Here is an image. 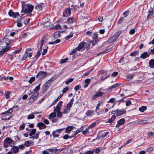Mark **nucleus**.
Listing matches in <instances>:
<instances>
[{
	"label": "nucleus",
	"mask_w": 154,
	"mask_h": 154,
	"mask_svg": "<svg viewBox=\"0 0 154 154\" xmlns=\"http://www.w3.org/2000/svg\"><path fill=\"white\" fill-rule=\"evenodd\" d=\"M14 40H10L6 38H4L0 41V48H2L0 51V56L4 55L5 52L11 49V44Z\"/></svg>",
	"instance_id": "obj_1"
},
{
	"label": "nucleus",
	"mask_w": 154,
	"mask_h": 154,
	"mask_svg": "<svg viewBox=\"0 0 154 154\" xmlns=\"http://www.w3.org/2000/svg\"><path fill=\"white\" fill-rule=\"evenodd\" d=\"M14 141L10 138L7 137L4 140V146L6 148L10 146L11 147H12L14 145Z\"/></svg>",
	"instance_id": "obj_2"
},
{
	"label": "nucleus",
	"mask_w": 154,
	"mask_h": 154,
	"mask_svg": "<svg viewBox=\"0 0 154 154\" xmlns=\"http://www.w3.org/2000/svg\"><path fill=\"white\" fill-rule=\"evenodd\" d=\"M33 6L31 5L27 4L23 7V9H24V11L25 13L27 14L30 13L33 9Z\"/></svg>",
	"instance_id": "obj_3"
},
{
	"label": "nucleus",
	"mask_w": 154,
	"mask_h": 154,
	"mask_svg": "<svg viewBox=\"0 0 154 154\" xmlns=\"http://www.w3.org/2000/svg\"><path fill=\"white\" fill-rule=\"evenodd\" d=\"M38 94L39 93L38 92H35L33 94L31 95L30 98L29 99V102L31 103L33 102L37 99Z\"/></svg>",
	"instance_id": "obj_4"
},
{
	"label": "nucleus",
	"mask_w": 154,
	"mask_h": 154,
	"mask_svg": "<svg viewBox=\"0 0 154 154\" xmlns=\"http://www.w3.org/2000/svg\"><path fill=\"white\" fill-rule=\"evenodd\" d=\"M62 101L59 102L55 108L54 109V111L55 112L57 113V112H60L62 107Z\"/></svg>",
	"instance_id": "obj_5"
},
{
	"label": "nucleus",
	"mask_w": 154,
	"mask_h": 154,
	"mask_svg": "<svg viewBox=\"0 0 154 154\" xmlns=\"http://www.w3.org/2000/svg\"><path fill=\"white\" fill-rule=\"evenodd\" d=\"M21 19L22 17L20 16L19 13L17 12H16V14L14 17V21L16 22H18Z\"/></svg>",
	"instance_id": "obj_6"
},
{
	"label": "nucleus",
	"mask_w": 154,
	"mask_h": 154,
	"mask_svg": "<svg viewBox=\"0 0 154 154\" xmlns=\"http://www.w3.org/2000/svg\"><path fill=\"white\" fill-rule=\"evenodd\" d=\"M98 37V35L97 33L95 32L94 33L93 35L92 36V38L94 40L92 41V43L93 45H95L97 42V39Z\"/></svg>",
	"instance_id": "obj_7"
},
{
	"label": "nucleus",
	"mask_w": 154,
	"mask_h": 154,
	"mask_svg": "<svg viewBox=\"0 0 154 154\" xmlns=\"http://www.w3.org/2000/svg\"><path fill=\"white\" fill-rule=\"evenodd\" d=\"M116 115L117 116H119L124 114L126 112V111L124 109L121 110L117 109L116 110Z\"/></svg>",
	"instance_id": "obj_8"
},
{
	"label": "nucleus",
	"mask_w": 154,
	"mask_h": 154,
	"mask_svg": "<svg viewBox=\"0 0 154 154\" xmlns=\"http://www.w3.org/2000/svg\"><path fill=\"white\" fill-rule=\"evenodd\" d=\"M74 99L73 98L71 99L70 101L67 103L66 106H65V108H67V109H70L72 106V105L73 104V102Z\"/></svg>",
	"instance_id": "obj_9"
},
{
	"label": "nucleus",
	"mask_w": 154,
	"mask_h": 154,
	"mask_svg": "<svg viewBox=\"0 0 154 154\" xmlns=\"http://www.w3.org/2000/svg\"><path fill=\"white\" fill-rule=\"evenodd\" d=\"M37 126L39 128L40 130H42L46 128V125L43 122H40L38 123L37 125Z\"/></svg>",
	"instance_id": "obj_10"
},
{
	"label": "nucleus",
	"mask_w": 154,
	"mask_h": 154,
	"mask_svg": "<svg viewBox=\"0 0 154 154\" xmlns=\"http://www.w3.org/2000/svg\"><path fill=\"white\" fill-rule=\"evenodd\" d=\"M71 10L70 8H66L65 12H63V15L64 17H68L70 15Z\"/></svg>",
	"instance_id": "obj_11"
},
{
	"label": "nucleus",
	"mask_w": 154,
	"mask_h": 154,
	"mask_svg": "<svg viewBox=\"0 0 154 154\" xmlns=\"http://www.w3.org/2000/svg\"><path fill=\"white\" fill-rule=\"evenodd\" d=\"M104 94V93H103L101 91H100L94 95L93 96L92 98V99L94 100L97 98L101 96L103 94Z\"/></svg>",
	"instance_id": "obj_12"
},
{
	"label": "nucleus",
	"mask_w": 154,
	"mask_h": 154,
	"mask_svg": "<svg viewBox=\"0 0 154 154\" xmlns=\"http://www.w3.org/2000/svg\"><path fill=\"white\" fill-rule=\"evenodd\" d=\"M125 122V119H122L119 120L117 122V124L116 125V128L119 127L120 125L123 124Z\"/></svg>",
	"instance_id": "obj_13"
},
{
	"label": "nucleus",
	"mask_w": 154,
	"mask_h": 154,
	"mask_svg": "<svg viewBox=\"0 0 154 154\" xmlns=\"http://www.w3.org/2000/svg\"><path fill=\"white\" fill-rule=\"evenodd\" d=\"M11 149V151L14 153H17L19 151V147L17 146H14Z\"/></svg>",
	"instance_id": "obj_14"
},
{
	"label": "nucleus",
	"mask_w": 154,
	"mask_h": 154,
	"mask_svg": "<svg viewBox=\"0 0 154 154\" xmlns=\"http://www.w3.org/2000/svg\"><path fill=\"white\" fill-rule=\"evenodd\" d=\"M11 114L5 115L2 116V119L3 120H8L11 118Z\"/></svg>",
	"instance_id": "obj_15"
},
{
	"label": "nucleus",
	"mask_w": 154,
	"mask_h": 154,
	"mask_svg": "<svg viewBox=\"0 0 154 154\" xmlns=\"http://www.w3.org/2000/svg\"><path fill=\"white\" fill-rule=\"evenodd\" d=\"M150 55V54L147 52H145L142 54L140 55V57L143 59H145L149 57Z\"/></svg>",
	"instance_id": "obj_16"
},
{
	"label": "nucleus",
	"mask_w": 154,
	"mask_h": 154,
	"mask_svg": "<svg viewBox=\"0 0 154 154\" xmlns=\"http://www.w3.org/2000/svg\"><path fill=\"white\" fill-rule=\"evenodd\" d=\"M29 51H31L30 49H27L26 50V51L22 57V60H25L26 58L28 56V52Z\"/></svg>",
	"instance_id": "obj_17"
},
{
	"label": "nucleus",
	"mask_w": 154,
	"mask_h": 154,
	"mask_svg": "<svg viewBox=\"0 0 154 154\" xmlns=\"http://www.w3.org/2000/svg\"><path fill=\"white\" fill-rule=\"evenodd\" d=\"M48 150L50 151V152H54L55 154H57L60 152L59 149H48Z\"/></svg>",
	"instance_id": "obj_18"
},
{
	"label": "nucleus",
	"mask_w": 154,
	"mask_h": 154,
	"mask_svg": "<svg viewBox=\"0 0 154 154\" xmlns=\"http://www.w3.org/2000/svg\"><path fill=\"white\" fill-rule=\"evenodd\" d=\"M94 112V110H88L86 112L85 114L87 116H92Z\"/></svg>",
	"instance_id": "obj_19"
},
{
	"label": "nucleus",
	"mask_w": 154,
	"mask_h": 154,
	"mask_svg": "<svg viewBox=\"0 0 154 154\" xmlns=\"http://www.w3.org/2000/svg\"><path fill=\"white\" fill-rule=\"evenodd\" d=\"M41 72H42L40 76V78L41 79H44L48 75V73L45 72L41 71Z\"/></svg>",
	"instance_id": "obj_20"
},
{
	"label": "nucleus",
	"mask_w": 154,
	"mask_h": 154,
	"mask_svg": "<svg viewBox=\"0 0 154 154\" xmlns=\"http://www.w3.org/2000/svg\"><path fill=\"white\" fill-rule=\"evenodd\" d=\"M153 12L152 9L149 10L148 12V14L147 16V19H149L151 17H153Z\"/></svg>",
	"instance_id": "obj_21"
},
{
	"label": "nucleus",
	"mask_w": 154,
	"mask_h": 154,
	"mask_svg": "<svg viewBox=\"0 0 154 154\" xmlns=\"http://www.w3.org/2000/svg\"><path fill=\"white\" fill-rule=\"evenodd\" d=\"M82 130L83 129L82 128H79L77 130L75 133L72 136H71V137H70V138H72V137H75L79 133L81 132H82Z\"/></svg>",
	"instance_id": "obj_22"
},
{
	"label": "nucleus",
	"mask_w": 154,
	"mask_h": 154,
	"mask_svg": "<svg viewBox=\"0 0 154 154\" xmlns=\"http://www.w3.org/2000/svg\"><path fill=\"white\" fill-rule=\"evenodd\" d=\"M116 116L115 115H113L109 119L108 121L107 122H109L110 123H113L115 121L116 119Z\"/></svg>",
	"instance_id": "obj_23"
},
{
	"label": "nucleus",
	"mask_w": 154,
	"mask_h": 154,
	"mask_svg": "<svg viewBox=\"0 0 154 154\" xmlns=\"http://www.w3.org/2000/svg\"><path fill=\"white\" fill-rule=\"evenodd\" d=\"M1 79L2 80H9L11 81H12L13 80V78L12 77L9 76H4Z\"/></svg>",
	"instance_id": "obj_24"
},
{
	"label": "nucleus",
	"mask_w": 154,
	"mask_h": 154,
	"mask_svg": "<svg viewBox=\"0 0 154 154\" xmlns=\"http://www.w3.org/2000/svg\"><path fill=\"white\" fill-rule=\"evenodd\" d=\"M41 42V46L40 48L38 50H40L41 52H42V46L43 43L44 42H46V39L45 38V37H43L42 38V39Z\"/></svg>",
	"instance_id": "obj_25"
},
{
	"label": "nucleus",
	"mask_w": 154,
	"mask_h": 154,
	"mask_svg": "<svg viewBox=\"0 0 154 154\" xmlns=\"http://www.w3.org/2000/svg\"><path fill=\"white\" fill-rule=\"evenodd\" d=\"M149 66L151 68H154V59L150 60L149 62Z\"/></svg>",
	"instance_id": "obj_26"
},
{
	"label": "nucleus",
	"mask_w": 154,
	"mask_h": 154,
	"mask_svg": "<svg viewBox=\"0 0 154 154\" xmlns=\"http://www.w3.org/2000/svg\"><path fill=\"white\" fill-rule=\"evenodd\" d=\"M74 21L75 19L73 17H70L68 19L67 22L68 23L71 24Z\"/></svg>",
	"instance_id": "obj_27"
},
{
	"label": "nucleus",
	"mask_w": 154,
	"mask_h": 154,
	"mask_svg": "<svg viewBox=\"0 0 154 154\" xmlns=\"http://www.w3.org/2000/svg\"><path fill=\"white\" fill-rule=\"evenodd\" d=\"M64 154H72V151L69 148H67L65 151H63Z\"/></svg>",
	"instance_id": "obj_28"
},
{
	"label": "nucleus",
	"mask_w": 154,
	"mask_h": 154,
	"mask_svg": "<svg viewBox=\"0 0 154 154\" xmlns=\"http://www.w3.org/2000/svg\"><path fill=\"white\" fill-rule=\"evenodd\" d=\"M8 15L11 17H14L16 14V12H14L12 10H10L8 13Z\"/></svg>",
	"instance_id": "obj_29"
},
{
	"label": "nucleus",
	"mask_w": 154,
	"mask_h": 154,
	"mask_svg": "<svg viewBox=\"0 0 154 154\" xmlns=\"http://www.w3.org/2000/svg\"><path fill=\"white\" fill-rule=\"evenodd\" d=\"M73 127L72 126H69L67 127L66 129V133H69L73 129Z\"/></svg>",
	"instance_id": "obj_30"
},
{
	"label": "nucleus",
	"mask_w": 154,
	"mask_h": 154,
	"mask_svg": "<svg viewBox=\"0 0 154 154\" xmlns=\"http://www.w3.org/2000/svg\"><path fill=\"white\" fill-rule=\"evenodd\" d=\"M35 9L37 10L38 12L42 11V6L40 5H37L35 7Z\"/></svg>",
	"instance_id": "obj_31"
},
{
	"label": "nucleus",
	"mask_w": 154,
	"mask_h": 154,
	"mask_svg": "<svg viewBox=\"0 0 154 154\" xmlns=\"http://www.w3.org/2000/svg\"><path fill=\"white\" fill-rule=\"evenodd\" d=\"M108 134V132H105L102 133L101 135L99 137V139H102L105 137L106 136L107 134Z\"/></svg>",
	"instance_id": "obj_32"
},
{
	"label": "nucleus",
	"mask_w": 154,
	"mask_h": 154,
	"mask_svg": "<svg viewBox=\"0 0 154 154\" xmlns=\"http://www.w3.org/2000/svg\"><path fill=\"white\" fill-rule=\"evenodd\" d=\"M36 132V129L35 128L33 129L31 131L30 133L29 134V135L31 137H32L33 135Z\"/></svg>",
	"instance_id": "obj_33"
},
{
	"label": "nucleus",
	"mask_w": 154,
	"mask_h": 154,
	"mask_svg": "<svg viewBox=\"0 0 154 154\" xmlns=\"http://www.w3.org/2000/svg\"><path fill=\"white\" fill-rule=\"evenodd\" d=\"M116 40V39L115 38L114 36L113 35L108 40V42L109 43H110Z\"/></svg>",
	"instance_id": "obj_34"
},
{
	"label": "nucleus",
	"mask_w": 154,
	"mask_h": 154,
	"mask_svg": "<svg viewBox=\"0 0 154 154\" xmlns=\"http://www.w3.org/2000/svg\"><path fill=\"white\" fill-rule=\"evenodd\" d=\"M84 44L85 42H82L77 47L79 50L83 48L84 45Z\"/></svg>",
	"instance_id": "obj_35"
},
{
	"label": "nucleus",
	"mask_w": 154,
	"mask_h": 154,
	"mask_svg": "<svg viewBox=\"0 0 154 154\" xmlns=\"http://www.w3.org/2000/svg\"><path fill=\"white\" fill-rule=\"evenodd\" d=\"M39 132H37L35 136H32V137H29V138H33V139H38L39 137Z\"/></svg>",
	"instance_id": "obj_36"
},
{
	"label": "nucleus",
	"mask_w": 154,
	"mask_h": 154,
	"mask_svg": "<svg viewBox=\"0 0 154 154\" xmlns=\"http://www.w3.org/2000/svg\"><path fill=\"white\" fill-rule=\"evenodd\" d=\"M33 142H30L29 141H27L25 142L24 145L26 147H28L30 146L31 144H33Z\"/></svg>",
	"instance_id": "obj_37"
},
{
	"label": "nucleus",
	"mask_w": 154,
	"mask_h": 154,
	"mask_svg": "<svg viewBox=\"0 0 154 154\" xmlns=\"http://www.w3.org/2000/svg\"><path fill=\"white\" fill-rule=\"evenodd\" d=\"M60 40L59 39H57L55 41H53L51 42H50L49 43V44H55L57 43H58L60 42Z\"/></svg>",
	"instance_id": "obj_38"
},
{
	"label": "nucleus",
	"mask_w": 154,
	"mask_h": 154,
	"mask_svg": "<svg viewBox=\"0 0 154 154\" xmlns=\"http://www.w3.org/2000/svg\"><path fill=\"white\" fill-rule=\"evenodd\" d=\"M11 94V92L9 91H7V92H5V94L4 95L5 98L7 99H8L9 98V95Z\"/></svg>",
	"instance_id": "obj_39"
},
{
	"label": "nucleus",
	"mask_w": 154,
	"mask_h": 154,
	"mask_svg": "<svg viewBox=\"0 0 154 154\" xmlns=\"http://www.w3.org/2000/svg\"><path fill=\"white\" fill-rule=\"evenodd\" d=\"M146 109V107L145 106H143L139 108V110L141 112H144V111Z\"/></svg>",
	"instance_id": "obj_40"
},
{
	"label": "nucleus",
	"mask_w": 154,
	"mask_h": 154,
	"mask_svg": "<svg viewBox=\"0 0 154 154\" xmlns=\"http://www.w3.org/2000/svg\"><path fill=\"white\" fill-rule=\"evenodd\" d=\"M59 34L58 32H56L52 35V36L54 38H58L59 36Z\"/></svg>",
	"instance_id": "obj_41"
},
{
	"label": "nucleus",
	"mask_w": 154,
	"mask_h": 154,
	"mask_svg": "<svg viewBox=\"0 0 154 154\" xmlns=\"http://www.w3.org/2000/svg\"><path fill=\"white\" fill-rule=\"evenodd\" d=\"M110 76V74H108L107 75V74L106 73V74L105 75H103L101 77V79L102 80V81L105 79H106L108 77H109Z\"/></svg>",
	"instance_id": "obj_42"
},
{
	"label": "nucleus",
	"mask_w": 154,
	"mask_h": 154,
	"mask_svg": "<svg viewBox=\"0 0 154 154\" xmlns=\"http://www.w3.org/2000/svg\"><path fill=\"white\" fill-rule=\"evenodd\" d=\"M138 123L140 124H145L147 123V121L146 120H142L138 121Z\"/></svg>",
	"instance_id": "obj_43"
},
{
	"label": "nucleus",
	"mask_w": 154,
	"mask_h": 154,
	"mask_svg": "<svg viewBox=\"0 0 154 154\" xmlns=\"http://www.w3.org/2000/svg\"><path fill=\"white\" fill-rule=\"evenodd\" d=\"M56 112H52L51 114H50L49 116V118L50 119H51L50 117L51 118H54L56 116Z\"/></svg>",
	"instance_id": "obj_44"
},
{
	"label": "nucleus",
	"mask_w": 154,
	"mask_h": 154,
	"mask_svg": "<svg viewBox=\"0 0 154 154\" xmlns=\"http://www.w3.org/2000/svg\"><path fill=\"white\" fill-rule=\"evenodd\" d=\"M121 32H117L115 35H113L115 38L116 39L119 36Z\"/></svg>",
	"instance_id": "obj_45"
},
{
	"label": "nucleus",
	"mask_w": 154,
	"mask_h": 154,
	"mask_svg": "<svg viewBox=\"0 0 154 154\" xmlns=\"http://www.w3.org/2000/svg\"><path fill=\"white\" fill-rule=\"evenodd\" d=\"M93 70V69H91L89 71H87L86 72H85V73H84V74L83 75V76H87V75H89L90 73Z\"/></svg>",
	"instance_id": "obj_46"
},
{
	"label": "nucleus",
	"mask_w": 154,
	"mask_h": 154,
	"mask_svg": "<svg viewBox=\"0 0 154 154\" xmlns=\"http://www.w3.org/2000/svg\"><path fill=\"white\" fill-rule=\"evenodd\" d=\"M102 103V101H100L98 104L97 105L96 107V108L95 111L96 112L97 111V110L99 109V106Z\"/></svg>",
	"instance_id": "obj_47"
},
{
	"label": "nucleus",
	"mask_w": 154,
	"mask_h": 154,
	"mask_svg": "<svg viewBox=\"0 0 154 154\" xmlns=\"http://www.w3.org/2000/svg\"><path fill=\"white\" fill-rule=\"evenodd\" d=\"M119 85V84L118 83L115 84V85L109 87L108 88L109 89H112L113 88H114L116 87H117V86H118Z\"/></svg>",
	"instance_id": "obj_48"
},
{
	"label": "nucleus",
	"mask_w": 154,
	"mask_h": 154,
	"mask_svg": "<svg viewBox=\"0 0 154 154\" xmlns=\"http://www.w3.org/2000/svg\"><path fill=\"white\" fill-rule=\"evenodd\" d=\"M138 54V51H136L134 52H131L130 54V55L132 56H134L136 55H137Z\"/></svg>",
	"instance_id": "obj_49"
},
{
	"label": "nucleus",
	"mask_w": 154,
	"mask_h": 154,
	"mask_svg": "<svg viewBox=\"0 0 154 154\" xmlns=\"http://www.w3.org/2000/svg\"><path fill=\"white\" fill-rule=\"evenodd\" d=\"M34 117V115L32 114L29 115L27 117V119H33Z\"/></svg>",
	"instance_id": "obj_50"
},
{
	"label": "nucleus",
	"mask_w": 154,
	"mask_h": 154,
	"mask_svg": "<svg viewBox=\"0 0 154 154\" xmlns=\"http://www.w3.org/2000/svg\"><path fill=\"white\" fill-rule=\"evenodd\" d=\"M25 123L22 124L19 128V130L20 131L23 130L25 128Z\"/></svg>",
	"instance_id": "obj_51"
},
{
	"label": "nucleus",
	"mask_w": 154,
	"mask_h": 154,
	"mask_svg": "<svg viewBox=\"0 0 154 154\" xmlns=\"http://www.w3.org/2000/svg\"><path fill=\"white\" fill-rule=\"evenodd\" d=\"M61 28L60 25L59 24L56 25L54 27V29L55 30L60 29Z\"/></svg>",
	"instance_id": "obj_52"
},
{
	"label": "nucleus",
	"mask_w": 154,
	"mask_h": 154,
	"mask_svg": "<svg viewBox=\"0 0 154 154\" xmlns=\"http://www.w3.org/2000/svg\"><path fill=\"white\" fill-rule=\"evenodd\" d=\"M68 60V58H66L65 59H62L60 60V63H65Z\"/></svg>",
	"instance_id": "obj_53"
},
{
	"label": "nucleus",
	"mask_w": 154,
	"mask_h": 154,
	"mask_svg": "<svg viewBox=\"0 0 154 154\" xmlns=\"http://www.w3.org/2000/svg\"><path fill=\"white\" fill-rule=\"evenodd\" d=\"M106 71L105 70H99L98 72V74L101 75L102 74H104L106 72Z\"/></svg>",
	"instance_id": "obj_54"
},
{
	"label": "nucleus",
	"mask_w": 154,
	"mask_h": 154,
	"mask_svg": "<svg viewBox=\"0 0 154 154\" xmlns=\"http://www.w3.org/2000/svg\"><path fill=\"white\" fill-rule=\"evenodd\" d=\"M77 50H79L77 48H76L74 49L72 51L70 52L69 53V54L70 55L73 54H74Z\"/></svg>",
	"instance_id": "obj_55"
},
{
	"label": "nucleus",
	"mask_w": 154,
	"mask_h": 154,
	"mask_svg": "<svg viewBox=\"0 0 154 154\" xmlns=\"http://www.w3.org/2000/svg\"><path fill=\"white\" fill-rule=\"evenodd\" d=\"M73 80L74 79L73 78H70L69 80L66 81V82L65 83L66 85H68L70 83L72 82L73 81Z\"/></svg>",
	"instance_id": "obj_56"
},
{
	"label": "nucleus",
	"mask_w": 154,
	"mask_h": 154,
	"mask_svg": "<svg viewBox=\"0 0 154 154\" xmlns=\"http://www.w3.org/2000/svg\"><path fill=\"white\" fill-rule=\"evenodd\" d=\"M95 151L94 149L87 151L85 154H94Z\"/></svg>",
	"instance_id": "obj_57"
},
{
	"label": "nucleus",
	"mask_w": 154,
	"mask_h": 154,
	"mask_svg": "<svg viewBox=\"0 0 154 154\" xmlns=\"http://www.w3.org/2000/svg\"><path fill=\"white\" fill-rule=\"evenodd\" d=\"M73 34L72 33H71L70 34L66 36V40H68L70 38H71L73 36Z\"/></svg>",
	"instance_id": "obj_58"
},
{
	"label": "nucleus",
	"mask_w": 154,
	"mask_h": 154,
	"mask_svg": "<svg viewBox=\"0 0 154 154\" xmlns=\"http://www.w3.org/2000/svg\"><path fill=\"white\" fill-rule=\"evenodd\" d=\"M42 52L40 51V50H38V51L36 54V58L37 59L38 58V57L41 54V53Z\"/></svg>",
	"instance_id": "obj_59"
},
{
	"label": "nucleus",
	"mask_w": 154,
	"mask_h": 154,
	"mask_svg": "<svg viewBox=\"0 0 154 154\" xmlns=\"http://www.w3.org/2000/svg\"><path fill=\"white\" fill-rule=\"evenodd\" d=\"M35 77H32L30 78L28 82L30 83H32L35 80Z\"/></svg>",
	"instance_id": "obj_60"
},
{
	"label": "nucleus",
	"mask_w": 154,
	"mask_h": 154,
	"mask_svg": "<svg viewBox=\"0 0 154 154\" xmlns=\"http://www.w3.org/2000/svg\"><path fill=\"white\" fill-rule=\"evenodd\" d=\"M134 75L132 74L128 75H127V78L129 79H131L133 78Z\"/></svg>",
	"instance_id": "obj_61"
},
{
	"label": "nucleus",
	"mask_w": 154,
	"mask_h": 154,
	"mask_svg": "<svg viewBox=\"0 0 154 154\" xmlns=\"http://www.w3.org/2000/svg\"><path fill=\"white\" fill-rule=\"evenodd\" d=\"M81 88V86L79 85H78L75 87L74 89L76 91H77L79 90Z\"/></svg>",
	"instance_id": "obj_62"
},
{
	"label": "nucleus",
	"mask_w": 154,
	"mask_h": 154,
	"mask_svg": "<svg viewBox=\"0 0 154 154\" xmlns=\"http://www.w3.org/2000/svg\"><path fill=\"white\" fill-rule=\"evenodd\" d=\"M70 110V109H67V108H66L64 109L63 113L64 114L67 113Z\"/></svg>",
	"instance_id": "obj_63"
},
{
	"label": "nucleus",
	"mask_w": 154,
	"mask_h": 154,
	"mask_svg": "<svg viewBox=\"0 0 154 154\" xmlns=\"http://www.w3.org/2000/svg\"><path fill=\"white\" fill-rule=\"evenodd\" d=\"M56 132H55V131H53L52 132V134L54 137H58L59 136V134H56Z\"/></svg>",
	"instance_id": "obj_64"
}]
</instances>
